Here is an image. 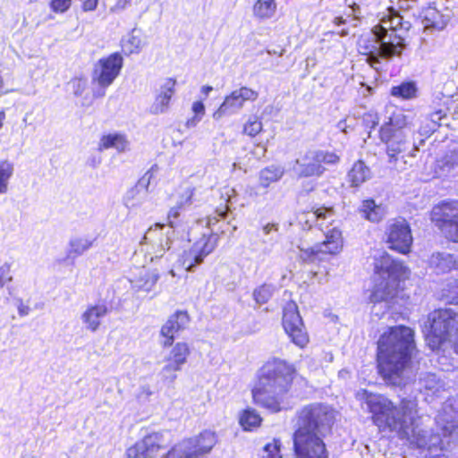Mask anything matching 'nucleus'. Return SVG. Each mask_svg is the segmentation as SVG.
Masks as SVG:
<instances>
[{"label":"nucleus","mask_w":458,"mask_h":458,"mask_svg":"<svg viewBox=\"0 0 458 458\" xmlns=\"http://www.w3.org/2000/svg\"><path fill=\"white\" fill-rule=\"evenodd\" d=\"M363 410L371 414V420L380 431L394 433L412 448L444 449L439 434H428L420 428L418 403L415 399L403 398L398 404L381 394L360 389L355 394Z\"/></svg>","instance_id":"obj_1"},{"label":"nucleus","mask_w":458,"mask_h":458,"mask_svg":"<svg viewBox=\"0 0 458 458\" xmlns=\"http://www.w3.org/2000/svg\"><path fill=\"white\" fill-rule=\"evenodd\" d=\"M413 331L407 327H389L377 342L378 370L387 384L404 386L411 377L409 367L415 350Z\"/></svg>","instance_id":"obj_2"},{"label":"nucleus","mask_w":458,"mask_h":458,"mask_svg":"<svg viewBox=\"0 0 458 458\" xmlns=\"http://www.w3.org/2000/svg\"><path fill=\"white\" fill-rule=\"evenodd\" d=\"M411 23L403 21V17L394 9H388L378 24L373 27L370 38H363L359 42L360 52L367 55V62L378 70L379 59L390 60L400 56L406 44L404 37Z\"/></svg>","instance_id":"obj_3"},{"label":"nucleus","mask_w":458,"mask_h":458,"mask_svg":"<svg viewBox=\"0 0 458 458\" xmlns=\"http://www.w3.org/2000/svg\"><path fill=\"white\" fill-rule=\"evenodd\" d=\"M334 421V411L321 403L304 406L298 413V428L293 435L297 458H327L323 437Z\"/></svg>","instance_id":"obj_4"},{"label":"nucleus","mask_w":458,"mask_h":458,"mask_svg":"<svg viewBox=\"0 0 458 458\" xmlns=\"http://www.w3.org/2000/svg\"><path fill=\"white\" fill-rule=\"evenodd\" d=\"M293 374V367L283 360L266 362L251 391L254 403L272 412L286 409Z\"/></svg>","instance_id":"obj_5"},{"label":"nucleus","mask_w":458,"mask_h":458,"mask_svg":"<svg viewBox=\"0 0 458 458\" xmlns=\"http://www.w3.org/2000/svg\"><path fill=\"white\" fill-rule=\"evenodd\" d=\"M195 191V187L190 184L181 187L176 204L167 214L169 228H165V225L156 224L145 233L140 244L147 246L146 256L149 257L150 262L161 259H171L174 252V228L178 225L177 219L182 210L192 204Z\"/></svg>","instance_id":"obj_6"},{"label":"nucleus","mask_w":458,"mask_h":458,"mask_svg":"<svg viewBox=\"0 0 458 458\" xmlns=\"http://www.w3.org/2000/svg\"><path fill=\"white\" fill-rule=\"evenodd\" d=\"M413 119L411 114L397 111L380 129V139L386 146L388 163L397 171H403L411 165L410 159L418 151V148L409 139Z\"/></svg>","instance_id":"obj_7"},{"label":"nucleus","mask_w":458,"mask_h":458,"mask_svg":"<svg viewBox=\"0 0 458 458\" xmlns=\"http://www.w3.org/2000/svg\"><path fill=\"white\" fill-rule=\"evenodd\" d=\"M228 209L227 205L218 208L214 216L199 219L191 227L188 236L192 244L179 258V262L187 272H194L216 248L218 234L215 233L214 226L220 219L225 218Z\"/></svg>","instance_id":"obj_8"},{"label":"nucleus","mask_w":458,"mask_h":458,"mask_svg":"<svg viewBox=\"0 0 458 458\" xmlns=\"http://www.w3.org/2000/svg\"><path fill=\"white\" fill-rule=\"evenodd\" d=\"M374 273L380 282L370 294V302L375 304L374 308L381 302L388 307L389 301L397 293L399 282L409 276L410 270L403 262L384 252L374 259Z\"/></svg>","instance_id":"obj_9"},{"label":"nucleus","mask_w":458,"mask_h":458,"mask_svg":"<svg viewBox=\"0 0 458 458\" xmlns=\"http://www.w3.org/2000/svg\"><path fill=\"white\" fill-rule=\"evenodd\" d=\"M335 217V212L333 208L319 207L304 214L303 217L300 220L302 223L304 219L309 228H311L314 224L325 233V240L318 243L320 248L319 250L324 255H336L343 249L342 231L337 225H334Z\"/></svg>","instance_id":"obj_10"},{"label":"nucleus","mask_w":458,"mask_h":458,"mask_svg":"<svg viewBox=\"0 0 458 458\" xmlns=\"http://www.w3.org/2000/svg\"><path fill=\"white\" fill-rule=\"evenodd\" d=\"M428 323L426 333L428 346L437 350L445 343H454L458 354V313L452 309L438 310L429 315Z\"/></svg>","instance_id":"obj_11"},{"label":"nucleus","mask_w":458,"mask_h":458,"mask_svg":"<svg viewBox=\"0 0 458 458\" xmlns=\"http://www.w3.org/2000/svg\"><path fill=\"white\" fill-rule=\"evenodd\" d=\"M430 219L447 240L458 243V200H444L435 205Z\"/></svg>","instance_id":"obj_12"},{"label":"nucleus","mask_w":458,"mask_h":458,"mask_svg":"<svg viewBox=\"0 0 458 458\" xmlns=\"http://www.w3.org/2000/svg\"><path fill=\"white\" fill-rule=\"evenodd\" d=\"M339 161L340 157L334 151L310 149L296 159L294 169L300 177L320 176L326 171L323 165H336Z\"/></svg>","instance_id":"obj_13"},{"label":"nucleus","mask_w":458,"mask_h":458,"mask_svg":"<svg viewBox=\"0 0 458 458\" xmlns=\"http://www.w3.org/2000/svg\"><path fill=\"white\" fill-rule=\"evenodd\" d=\"M169 434L153 432L137 441L127 449L128 458H170Z\"/></svg>","instance_id":"obj_14"},{"label":"nucleus","mask_w":458,"mask_h":458,"mask_svg":"<svg viewBox=\"0 0 458 458\" xmlns=\"http://www.w3.org/2000/svg\"><path fill=\"white\" fill-rule=\"evenodd\" d=\"M123 65V58L120 53H113L106 57L99 59L94 67L92 81L97 83L100 89L94 95L103 97L105 89L118 77Z\"/></svg>","instance_id":"obj_15"},{"label":"nucleus","mask_w":458,"mask_h":458,"mask_svg":"<svg viewBox=\"0 0 458 458\" xmlns=\"http://www.w3.org/2000/svg\"><path fill=\"white\" fill-rule=\"evenodd\" d=\"M216 443L214 432L206 430L195 439H186L170 449V458H196L208 453Z\"/></svg>","instance_id":"obj_16"},{"label":"nucleus","mask_w":458,"mask_h":458,"mask_svg":"<svg viewBox=\"0 0 458 458\" xmlns=\"http://www.w3.org/2000/svg\"><path fill=\"white\" fill-rule=\"evenodd\" d=\"M259 98V92L246 86L233 90L225 96L223 103L213 113V118L216 121L225 115H231L239 113L245 103L254 102Z\"/></svg>","instance_id":"obj_17"},{"label":"nucleus","mask_w":458,"mask_h":458,"mask_svg":"<svg viewBox=\"0 0 458 458\" xmlns=\"http://www.w3.org/2000/svg\"><path fill=\"white\" fill-rule=\"evenodd\" d=\"M283 327L292 342L303 348L309 343V335L304 328L297 305L289 302L285 305L283 314Z\"/></svg>","instance_id":"obj_18"},{"label":"nucleus","mask_w":458,"mask_h":458,"mask_svg":"<svg viewBox=\"0 0 458 458\" xmlns=\"http://www.w3.org/2000/svg\"><path fill=\"white\" fill-rule=\"evenodd\" d=\"M386 236L390 249L403 254L410 251L412 236L410 226L405 220H395L391 223L387 227Z\"/></svg>","instance_id":"obj_19"},{"label":"nucleus","mask_w":458,"mask_h":458,"mask_svg":"<svg viewBox=\"0 0 458 458\" xmlns=\"http://www.w3.org/2000/svg\"><path fill=\"white\" fill-rule=\"evenodd\" d=\"M458 403L454 399H448L436 417L437 429L443 437L458 436Z\"/></svg>","instance_id":"obj_20"},{"label":"nucleus","mask_w":458,"mask_h":458,"mask_svg":"<svg viewBox=\"0 0 458 458\" xmlns=\"http://www.w3.org/2000/svg\"><path fill=\"white\" fill-rule=\"evenodd\" d=\"M151 178L152 174L148 171L132 188L127 191L123 197V204L127 208H137L147 200L148 196V185Z\"/></svg>","instance_id":"obj_21"},{"label":"nucleus","mask_w":458,"mask_h":458,"mask_svg":"<svg viewBox=\"0 0 458 458\" xmlns=\"http://www.w3.org/2000/svg\"><path fill=\"white\" fill-rule=\"evenodd\" d=\"M110 310L104 301L96 304H89L81 315V320L85 328L90 332H97L103 318L109 313Z\"/></svg>","instance_id":"obj_22"},{"label":"nucleus","mask_w":458,"mask_h":458,"mask_svg":"<svg viewBox=\"0 0 458 458\" xmlns=\"http://www.w3.org/2000/svg\"><path fill=\"white\" fill-rule=\"evenodd\" d=\"M190 322V317L186 311L178 310L169 317L161 327L160 334L165 338L164 346H172L174 334L185 329Z\"/></svg>","instance_id":"obj_23"},{"label":"nucleus","mask_w":458,"mask_h":458,"mask_svg":"<svg viewBox=\"0 0 458 458\" xmlns=\"http://www.w3.org/2000/svg\"><path fill=\"white\" fill-rule=\"evenodd\" d=\"M175 84L176 81L173 79L165 80L149 107L151 114H160L168 111L171 98L174 94Z\"/></svg>","instance_id":"obj_24"},{"label":"nucleus","mask_w":458,"mask_h":458,"mask_svg":"<svg viewBox=\"0 0 458 458\" xmlns=\"http://www.w3.org/2000/svg\"><path fill=\"white\" fill-rule=\"evenodd\" d=\"M159 277L157 270L144 269L140 271L139 276L130 279V283L135 292L148 293L155 289Z\"/></svg>","instance_id":"obj_25"},{"label":"nucleus","mask_w":458,"mask_h":458,"mask_svg":"<svg viewBox=\"0 0 458 458\" xmlns=\"http://www.w3.org/2000/svg\"><path fill=\"white\" fill-rule=\"evenodd\" d=\"M114 148L118 153H125L131 149V142L128 137L120 132L103 135L98 143V149L105 150Z\"/></svg>","instance_id":"obj_26"},{"label":"nucleus","mask_w":458,"mask_h":458,"mask_svg":"<svg viewBox=\"0 0 458 458\" xmlns=\"http://www.w3.org/2000/svg\"><path fill=\"white\" fill-rule=\"evenodd\" d=\"M449 19V13H443L435 7H428L423 13L422 24L425 30H442Z\"/></svg>","instance_id":"obj_27"},{"label":"nucleus","mask_w":458,"mask_h":458,"mask_svg":"<svg viewBox=\"0 0 458 458\" xmlns=\"http://www.w3.org/2000/svg\"><path fill=\"white\" fill-rule=\"evenodd\" d=\"M121 45L125 55L139 54L147 45L146 37L140 30L134 28L123 38Z\"/></svg>","instance_id":"obj_28"},{"label":"nucleus","mask_w":458,"mask_h":458,"mask_svg":"<svg viewBox=\"0 0 458 458\" xmlns=\"http://www.w3.org/2000/svg\"><path fill=\"white\" fill-rule=\"evenodd\" d=\"M428 264L436 274H444L455 267L456 260L452 254L437 252L431 255Z\"/></svg>","instance_id":"obj_29"},{"label":"nucleus","mask_w":458,"mask_h":458,"mask_svg":"<svg viewBox=\"0 0 458 458\" xmlns=\"http://www.w3.org/2000/svg\"><path fill=\"white\" fill-rule=\"evenodd\" d=\"M284 174V168L279 165H270L259 173V185L263 189L268 188L272 183L281 180Z\"/></svg>","instance_id":"obj_30"},{"label":"nucleus","mask_w":458,"mask_h":458,"mask_svg":"<svg viewBox=\"0 0 458 458\" xmlns=\"http://www.w3.org/2000/svg\"><path fill=\"white\" fill-rule=\"evenodd\" d=\"M190 354L191 349L188 344L184 342H178L172 346L168 355L165 357V361L182 369V366L187 362Z\"/></svg>","instance_id":"obj_31"},{"label":"nucleus","mask_w":458,"mask_h":458,"mask_svg":"<svg viewBox=\"0 0 458 458\" xmlns=\"http://www.w3.org/2000/svg\"><path fill=\"white\" fill-rule=\"evenodd\" d=\"M360 212L365 219L373 223L379 222L385 216V208L371 199L362 201Z\"/></svg>","instance_id":"obj_32"},{"label":"nucleus","mask_w":458,"mask_h":458,"mask_svg":"<svg viewBox=\"0 0 458 458\" xmlns=\"http://www.w3.org/2000/svg\"><path fill=\"white\" fill-rule=\"evenodd\" d=\"M94 241V239L85 236L71 238L69 241L68 255L72 258L81 256L93 246Z\"/></svg>","instance_id":"obj_33"},{"label":"nucleus","mask_w":458,"mask_h":458,"mask_svg":"<svg viewBox=\"0 0 458 458\" xmlns=\"http://www.w3.org/2000/svg\"><path fill=\"white\" fill-rule=\"evenodd\" d=\"M369 177L370 170L362 161L356 162L348 173L349 181L354 187L360 186Z\"/></svg>","instance_id":"obj_34"},{"label":"nucleus","mask_w":458,"mask_h":458,"mask_svg":"<svg viewBox=\"0 0 458 458\" xmlns=\"http://www.w3.org/2000/svg\"><path fill=\"white\" fill-rule=\"evenodd\" d=\"M420 391L431 392L436 394L444 388V384L440 378L433 373L423 374L418 381Z\"/></svg>","instance_id":"obj_35"},{"label":"nucleus","mask_w":458,"mask_h":458,"mask_svg":"<svg viewBox=\"0 0 458 458\" xmlns=\"http://www.w3.org/2000/svg\"><path fill=\"white\" fill-rule=\"evenodd\" d=\"M439 298L446 303L458 305V279H447L440 290Z\"/></svg>","instance_id":"obj_36"},{"label":"nucleus","mask_w":458,"mask_h":458,"mask_svg":"<svg viewBox=\"0 0 458 458\" xmlns=\"http://www.w3.org/2000/svg\"><path fill=\"white\" fill-rule=\"evenodd\" d=\"M276 10L275 0H258L253 5V14L259 19L271 18Z\"/></svg>","instance_id":"obj_37"},{"label":"nucleus","mask_w":458,"mask_h":458,"mask_svg":"<svg viewBox=\"0 0 458 458\" xmlns=\"http://www.w3.org/2000/svg\"><path fill=\"white\" fill-rule=\"evenodd\" d=\"M14 172V165L9 160L0 161V194H4L8 191L9 181Z\"/></svg>","instance_id":"obj_38"},{"label":"nucleus","mask_w":458,"mask_h":458,"mask_svg":"<svg viewBox=\"0 0 458 458\" xmlns=\"http://www.w3.org/2000/svg\"><path fill=\"white\" fill-rule=\"evenodd\" d=\"M261 422L259 414L253 409H246L240 417V424L245 430H252Z\"/></svg>","instance_id":"obj_39"},{"label":"nucleus","mask_w":458,"mask_h":458,"mask_svg":"<svg viewBox=\"0 0 458 458\" xmlns=\"http://www.w3.org/2000/svg\"><path fill=\"white\" fill-rule=\"evenodd\" d=\"M416 86L413 82H403L391 89V95L403 99H410L416 96Z\"/></svg>","instance_id":"obj_40"},{"label":"nucleus","mask_w":458,"mask_h":458,"mask_svg":"<svg viewBox=\"0 0 458 458\" xmlns=\"http://www.w3.org/2000/svg\"><path fill=\"white\" fill-rule=\"evenodd\" d=\"M319 249L318 244L307 249L301 248L299 257L302 261L307 263L320 261L324 259V253H322Z\"/></svg>","instance_id":"obj_41"},{"label":"nucleus","mask_w":458,"mask_h":458,"mask_svg":"<svg viewBox=\"0 0 458 458\" xmlns=\"http://www.w3.org/2000/svg\"><path fill=\"white\" fill-rule=\"evenodd\" d=\"M275 286L273 284H264L254 290L253 297L259 304H264L272 297Z\"/></svg>","instance_id":"obj_42"},{"label":"nucleus","mask_w":458,"mask_h":458,"mask_svg":"<svg viewBox=\"0 0 458 458\" xmlns=\"http://www.w3.org/2000/svg\"><path fill=\"white\" fill-rule=\"evenodd\" d=\"M181 370L182 369L168 361H165V364L163 366L159 372V376L163 382L172 384L177 378V372Z\"/></svg>","instance_id":"obj_43"},{"label":"nucleus","mask_w":458,"mask_h":458,"mask_svg":"<svg viewBox=\"0 0 458 458\" xmlns=\"http://www.w3.org/2000/svg\"><path fill=\"white\" fill-rule=\"evenodd\" d=\"M191 110L194 116L186 122L188 128L195 127L201 121L205 114V106L201 100L195 101L192 104Z\"/></svg>","instance_id":"obj_44"},{"label":"nucleus","mask_w":458,"mask_h":458,"mask_svg":"<svg viewBox=\"0 0 458 458\" xmlns=\"http://www.w3.org/2000/svg\"><path fill=\"white\" fill-rule=\"evenodd\" d=\"M263 125L257 116H250L243 125V133L255 137L262 131Z\"/></svg>","instance_id":"obj_45"},{"label":"nucleus","mask_w":458,"mask_h":458,"mask_svg":"<svg viewBox=\"0 0 458 458\" xmlns=\"http://www.w3.org/2000/svg\"><path fill=\"white\" fill-rule=\"evenodd\" d=\"M261 458H282L280 455V444L274 440L267 444L262 450Z\"/></svg>","instance_id":"obj_46"},{"label":"nucleus","mask_w":458,"mask_h":458,"mask_svg":"<svg viewBox=\"0 0 458 458\" xmlns=\"http://www.w3.org/2000/svg\"><path fill=\"white\" fill-rule=\"evenodd\" d=\"M72 0H51L50 9L55 13H64L68 11L72 5Z\"/></svg>","instance_id":"obj_47"},{"label":"nucleus","mask_w":458,"mask_h":458,"mask_svg":"<svg viewBox=\"0 0 458 458\" xmlns=\"http://www.w3.org/2000/svg\"><path fill=\"white\" fill-rule=\"evenodd\" d=\"M133 0H114L113 5L110 6L111 13H121L131 5Z\"/></svg>","instance_id":"obj_48"},{"label":"nucleus","mask_w":458,"mask_h":458,"mask_svg":"<svg viewBox=\"0 0 458 458\" xmlns=\"http://www.w3.org/2000/svg\"><path fill=\"white\" fill-rule=\"evenodd\" d=\"M12 280L11 268L8 264L0 267V288Z\"/></svg>","instance_id":"obj_49"},{"label":"nucleus","mask_w":458,"mask_h":458,"mask_svg":"<svg viewBox=\"0 0 458 458\" xmlns=\"http://www.w3.org/2000/svg\"><path fill=\"white\" fill-rule=\"evenodd\" d=\"M15 305L18 310V314L21 317L28 316L30 312V307L28 302H24L21 299H17Z\"/></svg>","instance_id":"obj_50"},{"label":"nucleus","mask_w":458,"mask_h":458,"mask_svg":"<svg viewBox=\"0 0 458 458\" xmlns=\"http://www.w3.org/2000/svg\"><path fill=\"white\" fill-rule=\"evenodd\" d=\"M81 3V8L84 12L95 11L98 4V0H79Z\"/></svg>","instance_id":"obj_51"},{"label":"nucleus","mask_w":458,"mask_h":458,"mask_svg":"<svg viewBox=\"0 0 458 458\" xmlns=\"http://www.w3.org/2000/svg\"><path fill=\"white\" fill-rule=\"evenodd\" d=\"M152 394V390L149 386L143 385L140 387L138 397L139 398H148Z\"/></svg>","instance_id":"obj_52"},{"label":"nucleus","mask_w":458,"mask_h":458,"mask_svg":"<svg viewBox=\"0 0 458 458\" xmlns=\"http://www.w3.org/2000/svg\"><path fill=\"white\" fill-rule=\"evenodd\" d=\"M262 230L266 235H268L272 232H276L278 230V225L274 223L267 224L263 226Z\"/></svg>","instance_id":"obj_53"},{"label":"nucleus","mask_w":458,"mask_h":458,"mask_svg":"<svg viewBox=\"0 0 458 458\" xmlns=\"http://www.w3.org/2000/svg\"><path fill=\"white\" fill-rule=\"evenodd\" d=\"M416 0H400V8L401 9H411L412 8L413 3H415Z\"/></svg>","instance_id":"obj_54"},{"label":"nucleus","mask_w":458,"mask_h":458,"mask_svg":"<svg viewBox=\"0 0 458 458\" xmlns=\"http://www.w3.org/2000/svg\"><path fill=\"white\" fill-rule=\"evenodd\" d=\"M212 90H213V87L208 86V85L202 86L200 89L201 93L205 97H208Z\"/></svg>","instance_id":"obj_55"},{"label":"nucleus","mask_w":458,"mask_h":458,"mask_svg":"<svg viewBox=\"0 0 458 458\" xmlns=\"http://www.w3.org/2000/svg\"><path fill=\"white\" fill-rule=\"evenodd\" d=\"M337 127L338 129H340L341 131H343L344 132H346V124H345V121H340L338 123H337Z\"/></svg>","instance_id":"obj_56"},{"label":"nucleus","mask_w":458,"mask_h":458,"mask_svg":"<svg viewBox=\"0 0 458 458\" xmlns=\"http://www.w3.org/2000/svg\"><path fill=\"white\" fill-rule=\"evenodd\" d=\"M349 372L346 369H342L339 371V377L345 378L348 376Z\"/></svg>","instance_id":"obj_57"},{"label":"nucleus","mask_w":458,"mask_h":458,"mask_svg":"<svg viewBox=\"0 0 458 458\" xmlns=\"http://www.w3.org/2000/svg\"><path fill=\"white\" fill-rule=\"evenodd\" d=\"M4 117H5L4 113V112H1V113H0V130H1V129H2V127H3V122H4Z\"/></svg>","instance_id":"obj_58"},{"label":"nucleus","mask_w":458,"mask_h":458,"mask_svg":"<svg viewBox=\"0 0 458 458\" xmlns=\"http://www.w3.org/2000/svg\"><path fill=\"white\" fill-rule=\"evenodd\" d=\"M168 275H170L172 277H175L176 276V273H175L174 268L169 269Z\"/></svg>","instance_id":"obj_59"},{"label":"nucleus","mask_w":458,"mask_h":458,"mask_svg":"<svg viewBox=\"0 0 458 458\" xmlns=\"http://www.w3.org/2000/svg\"><path fill=\"white\" fill-rule=\"evenodd\" d=\"M435 116H437V119H441L440 112H437L432 115V121H435Z\"/></svg>","instance_id":"obj_60"},{"label":"nucleus","mask_w":458,"mask_h":458,"mask_svg":"<svg viewBox=\"0 0 458 458\" xmlns=\"http://www.w3.org/2000/svg\"><path fill=\"white\" fill-rule=\"evenodd\" d=\"M356 5H357V4H354V5H353V6H356ZM353 13H354V15H358V14H360V12H357V11H356L355 7H353Z\"/></svg>","instance_id":"obj_61"},{"label":"nucleus","mask_w":458,"mask_h":458,"mask_svg":"<svg viewBox=\"0 0 458 458\" xmlns=\"http://www.w3.org/2000/svg\"><path fill=\"white\" fill-rule=\"evenodd\" d=\"M266 153V148L262 147L261 148V156L263 157Z\"/></svg>","instance_id":"obj_62"},{"label":"nucleus","mask_w":458,"mask_h":458,"mask_svg":"<svg viewBox=\"0 0 458 458\" xmlns=\"http://www.w3.org/2000/svg\"><path fill=\"white\" fill-rule=\"evenodd\" d=\"M360 3H361V4H369V3H368V1H369V0H360Z\"/></svg>","instance_id":"obj_63"},{"label":"nucleus","mask_w":458,"mask_h":458,"mask_svg":"<svg viewBox=\"0 0 458 458\" xmlns=\"http://www.w3.org/2000/svg\"><path fill=\"white\" fill-rule=\"evenodd\" d=\"M219 229L221 230L222 233H225V230L224 228L220 227Z\"/></svg>","instance_id":"obj_64"}]
</instances>
